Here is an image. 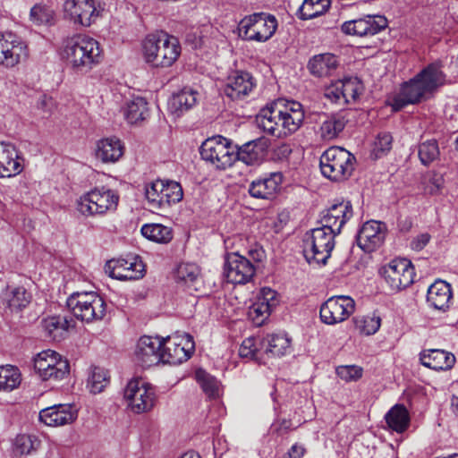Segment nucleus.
Returning a JSON list of instances; mask_svg holds the SVG:
<instances>
[{"instance_id": "obj_1", "label": "nucleus", "mask_w": 458, "mask_h": 458, "mask_svg": "<svg viewBox=\"0 0 458 458\" xmlns=\"http://www.w3.org/2000/svg\"><path fill=\"white\" fill-rule=\"evenodd\" d=\"M304 111L297 101L277 98L262 108L257 116L259 128L277 138L294 133L302 124Z\"/></svg>"}, {"instance_id": "obj_2", "label": "nucleus", "mask_w": 458, "mask_h": 458, "mask_svg": "<svg viewBox=\"0 0 458 458\" xmlns=\"http://www.w3.org/2000/svg\"><path fill=\"white\" fill-rule=\"evenodd\" d=\"M60 56L77 73H87L102 60L100 44L95 38L75 34L65 38L60 47Z\"/></svg>"}, {"instance_id": "obj_3", "label": "nucleus", "mask_w": 458, "mask_h": 458, "mask_svg": "<svg viewBox=\"0 0 458 458\" xmlns=\"http://www.w3.org/2000/svg\"><path fill=\"white\" fill-rule=\"evenodd\" d=\"M143 57L155 68L171 67L182 51L179 39L166 32L148 34L142 42Z\"/></svg>"}, {"instance_id": "obj_4", "label": "nucleus", "mask_w": 458, "mask_h": 458, "mask_svg": "<svg viewBox=\"0 0 458 458\" xmlns=\"http://www.w3.org/2000/svg\"><path fill=\"white\" fill-rule=\"evenodd\" d=\"M355 157L348 150L340 147H331L320 157L322 174L333 181L347 180L354 170Z\"/></svg>"}, {"instance_id": "obj_5", "label": "nucleus", "mask_w": 458, "mask_h": 458, "mask_svg": "<svg viewBox=\"0 0 458 458\" xmlns=\"http://www.w3.org/2000/svg\"><path fill=\"white\" fill-rule=\"evenodd\" d=\"M119 195L106 187H96L77 200V210L82 216H102L116 210Z\"/></svg>"}, {"instance_id": "obj_6", "label": "nucleus", "mask_w": 458, "mask_h": 458, "mask_svg": "<svg viewBox=\"0 0 458 458\" xmlns=\"http://www.w3.org/2000/svg\"><path fill=\"white\" fill-rule=\"evenodd\" d=\"M66 304L78 319L87 323L103 319L106 311L105 301L95 292L74 293Z\"/></svg>"}, {"instance_id": "obj_7", "label": "nucleus", "mask_w": 458, "mask_h": 458, "mask_svg": "<svg viewBox=\"0 0 458 458\" xmlns=\"http://www.w3.org/2000/svg\"><path fill=\"white\" fill-rule=\"evenodd\" d=\"M334 231L323 226L312 229L303 239V254L309 263L325 265L335 247Z\"/></svg>"}, {"instance_id": "obj_8", "label": "nucleus", "mask_w": 458, "mask_h": 458, "mask_svg": "<svg viewBox=\"0 0 458 458\" xmlns=\"http://www.w3.org/2000/svg\"><path fill=\"white\" fill-rule=\"evenodd\" d=\"M277 21L266 13H256L242 18L238 25L239 36L248 41L265 42L276 32Z\"/></svg>"}, {"instance_id": "obj_9", "label": "nucleus", "mask_w": 458, "mask_h": 458, "mask_svg": "<svg viewBox=\"0 0 458 458\" xmlns=\"http://www.w3.org/2000/svg\"><path fill=\"white\" fill-rule=\"evenodd\" d=\"M145 196L151 209L164 210L181 201L183 191L175 181L156 180L146 185Z\"/></svg>"}, {"instance_id": "obj_10", "label": "nucleus", "mask_w": 458, "mask_h": 458, "mask_svg": "<svg viewBox=\"0 0 458 458\" xmlns=\"http://www.w3.org/2000/svg\"><path fill=\"white\" fill-rule=\"evenodd\" d=\"M200 155L217 169H226L236 161L235 148L222 136L206 140L200 147Z\"/></svg>"}, {"instance_id": "obj_11", "label": "nucleus", "mask_w": 458, "mask_h": 458, "mask_svg": "<svg viewBox=\"0 0 458 458\" xmlns=\"http://www.w3.org/2000/svg\"><path fill=\"white\" fill-rule=\"evenodd\" d=\"M34 368L42 380H61L70 371V365L58 352L53 350H45L34 359Z\"/></svg>"}, {"instance_id": "obj_12", "label": "nucleus", "mask_w": 458, "mask_h": 458, "mask_svg": "<svg viewBox=\"0 0 458 458\" xmlns=\"http://www.w3.org/2000/svg\"><path fill=\"white\" fill-rule=\"evenodd\" d=\"M123 397L127 405L135 413L150 411L156 400L154 388L142 379H132L128 382Z\"/></svg>"}, {"instance_id": "obj_13", "label": "nucleus", "mask_w": 458, "mask_h": 458, "mask_svg": "<svg viewBox=\"0 0 458 458\" xmlns=\"http://www.w3.org/2000/svg\"><path fill=\"white\" fill-rule=\"evenodd\" d=\"M195 349L194 341L188 334H179L163 339L162 363L176 365L186 361Z\"/></svg>"}, {"instance_id": "obj_14", "label": "nucleus", "mask_w": 458, "mask_h": 458, "mask_svg": "<svg viewBox=\"0 0 458 458\" xmlns=\"http://www.w3.org/2000/svg\"><path fill=\"white\" fill-rule=\"evenodd\" d=\"M255 263L238 252L228 253L225 259L224 275L233 284H245L256 274Z\"/></svg>"}, {"instance_id": "obj_15", "label": "nucleus", "mask_w": 458, "mask_h": 458, "mask_svg": "<svg viewBox=\"0 0 458 458\" xmlns=\"http://www.w3.org/2000/svg\"><path fill=\"white\" fill-rule=\"evenodd\" d=\"M382 276L390 290L397 292L413 283L415 272L410 260L395 259L383 267Z\"/></svg>"}, {"instance_id": "obj_16", "label": "nucleus", "mask_w": 458, "mask_h": 458, "mask_svg": "<svg viewBox=\"0 0 458 458\" xmlns=\"http://www.w3.org/2000/svg\"><path fill=\"white\" fill-rule=\"evenodd\" d=\"M354 310L355 302L350 296H333L320 307V318L325 324L335 325L346 320Z\"/></svg>"}, {"instance_id": "obj_17", "label": "nucleus", "mask_w": 458, "mask_h": 458, "mask_svg": "<svg viewBox=\"0 0 458 458\" xmlns=\"http://www.w3.org/2000/svg\"><path fill=\"white\" fill-rule=\"evenodd\" d=\"M26 43L12 33H0V65L13 68L28 58Z\"/></svg>"}, {"instance_id": "obj_18", "label": "nucleus", "mask_w": 458, "mask_h": 458, "mask_svg": "<svg viewBox=\"0 0 458 458\" xmlns=\"http://www.w3.org/2000/svg\"><path fill=\"white\" fill-rule=\"evenodd\" d=\"M105 268L112 278L121 281L138 280L142 278L145 273V265L138 256L133 255L110 260Z\"/></svg>"}, {"instance_id": "obj_19", "label": "nucleus", "mask_w": 458, "mask_h": 458, "mask_svg": "<svg viewBox=\"0 0 458 458\" xmlns=\"http://www.w3.org/2000/svg\"><path fill=\"white\" fill-rule=\"evenodd\" d=\"M64 12L72 22L83 27L90 26L99 15L95 0H65Z\"/></svg>"}, {"instance_id": "obj_20", "label": "nucleus", "mask_w": 458, "mask_h": 458, "mask_svg": "<svg viewBox=\"0 0 458 458\" xmlns=\"http://www.w3.org/2000/svg\"><path fill=\"white\" fill-rule=\"evenodd\" d=\"M387 27V20L383 15H366L362 18L345 21L342 30L348 35L359 37L373 36Z\"/></svg>"}, {"instance_id": "obj_21", "label": "nucleus", "mask_w": 458, "mask_h": 458, "mask_svg": "<svg viewBox=\"0 0 458 458\" xmlns=\"http://www.w3.org/2000/svg\"><path fill=\"white\" fill-rule=\"evenodd\" d=\"M163 340L144 335L136 344L134 357L142 367H150L162 362Z\"/></svg>"}, {"instance_id": "obj_22", "label": "nucleus", "mask_w": 458, "mask_h": 458, "mask_svg": "<svg viewBox=\"0 0 458 458\" xmlns=\"http://www.w3.org/2000/svg\"><path fill=\"white\" fill-rule=\"evenodd\" d=\"M386 235V224L379 221L366 222L357 235V244L366 252H371L380 247Z\"/></svg>"}, {"instance_id": "obj_23", "label": "nucleus", "mask_w": 458, "mask_h": 458, "mask_svg": "<svg viewBox=\"0 0 458 458\" xmlns=\"http://www.w3.org/2000/svg\"><path fill=\"white\" fill-rule=\"evenodd\" d=\"M276 295V292L271 288L261 289L256 301L250 307L248 312L250 318L256 326H262L276 307L278 304Z\"/></svg>"}, {"instance_id": "obj_24", "label": "nucleus", "mask_w": 458, "mask_h": 458, "mask_svg": "<svg viewBox=\"0 0 458 458\" xmlns=\"http://www.w3.org/2000/svg\"><path fill=\"white\" fill-rule=\"evenodd\" d=\"M352 216V207L350 201L333 204L322 212L320 223L326 229L338 234L345 223Z\"/></svg>"}, {"instance_id": "obj_25", "label": "nucleus", "mask_w": 458, "mask_h": 458, "mask_svg": "<svg viewBox=\"0 0 458 458\" xmlns=\"http://www.w3.org/2000/svg\"><path fill=\"white\" fill-rule=\"evenodd\" d=\"M256 85V80L250 72H236L228 76L224 92L232 100H240L249 96Z\"/></svg>"}, {"instance_id": "obj_26", "label": "nucleus", "mask_w": 458, "mask_h": 458, "mask_svg": "<svg viewBox=\"0 0 458 458\" xmlns=\"http://www.w3.org/2000/svg\"><path fill=\"white\" fill-rule=\"evenodd\" d=\"M429 95H431L429 91L416 75L413 79L403 83L400 93L394 99L393 106L395 110H399L406 105L419 103Z\"/></svg>"}, {"instance_id": "obj_27", "label": "nucleus", "mask_w": 458, "mask_h": 458, "mask_svg": "<svg viewBox=\"0 0 458 458\" xmlns=\"http://www.w3.org/2000/svg\"><path fill=\"white\" fill-rule=\"evenodd\" d=\"M23 169V158L19 156L15 146L4 141L0 142V178L14 177Z\"/></svg>"}, {"instance_id": "obj_28", "label": "nucleus", "mask_w": 458, "mask_h": 458, "mask_svg": "<svg viewBox=\"0 0 458 458\" xmlns=\"http://www.w3.org/2000/svg\"><path fill=\"white\" fill-rule=\"evenodd\" d=\"M77 411L71 404H58L43 409L39 412V420L50 427H59L73 422Z\"/></svg>"}, {"instance_id": "obj_29", "label": "nucleus", "mask_w": 458, "mask_h": 458, "mask_svg": "<svg viewBox=\"0 0 458 458\" xmlns=\"http://www.w3.org/2000/svg\"><path fill=\"white\" fill-rule=\"evenodd\" d=\"M282 182V173H270L262 178L252 181L249 186V193L256 199H270L279 191Z\"/></svg>"}, {"instance_id": "obj_30", "label": "nucleus", "mask_w": 458, "mask_h": 458, "mask_svg": "<svg viewBox=\"0 0 458 458\" xmlns=\"http://www.w3.org/2000/svg\"><path fill=\"white\" fill-rule=\"evenodd\" d=\"M420 360L424 367L434 370L451 369L455 363L454 355L442 349L424 350L420 353Z\"/></svg>"}, {"instance_id": "obj_31", "label": "nucleus", "mask_w": 458, "mask_h": 458, "mask_svg": "<svg viewBox=\"0 0 458 458\" xmlns=\"http://www.w3.org/2000/svg\"><path fill=\"white\" fill-rule=\"evenodd\" d=\"M452 299L451 285L445 281L434 282L428 290L427 301L435 310L445 311Z\"/></svg>"}, {"instance_id": "obj_32", "label": "nucleus", "mask_w": 458, "mask_h": 458, "mask_svg": "<svg viewBox=\"0 0 458 458\" xmlns=\"http://www.w3.org/2000/svg\"><path fill=\"white\" fill-rule=\"evenodd\" d=\"M124 147L122 141L115 138H105L97 142L95 157L103 163H114L123 155Z\"/></svg>"}, {"instance_id": "obj_33", "label": "nucleus", "mask_w": 458, "mask_h": 458, "mask_svg": "<svg viewBox=\"0 0 458 458\" xmlns=\"http://www.w3.org/2000/svg\"><path fill=\"white\" fill-rule=\"evenodd\" d=\"M417 75L430 94L436 91L438 88L445 84L452 83V81L448 80L445 72L442 71V65L438 62L428 64Z\"/></svg>"}, {"instance_id": "obj_34", "label": "nucleus", "mask_w": 458, "mask_h": 458, "mask_svg": "<svg viewBox=\"0 0 458 458\" xmlns=\"http://www.w3.org/2000/svg\"><path fill=\"white\" fill-rule=\"evenodd\" d=\"M337 57L330 53L314 55L308 63L310 72L318 78L332 76L338 67Z\"/></svg>"}, {"instance_id": "obj_35", "label": "nucleus", "mask_w": 458, "mask_h": 458, "mask_svg": "<svg viewBox=\"0 0 458 458\" xmlns=\"http://www.w3.org/2000/svg\"><path fill=\"white\" fill-rule=\"evenodd\" d=\"M266 148L267 143L263 139L250 140L235 149L236 160L248 165H257L262 160Z\"/></svg>"}, {"instance_id": "obj_36", "label": "nucleus", "mask_w": 458, "mask_h": 458, "mask_svg": "<svg viewBox=\"0 0 458 458\" xmlns=\"http://www.w3.org/2000/svg\"><path fill=\"white\" fill-rule=\"evenodd\" d=\"M123 112L124 118L131 124L140 123L149 115L148 103L141 97H136L128 101Z\"/></svg>"}, {"instance_id": "obj_37", "label": "nucleus", "mask_w": 458, "mask_h": 458, "mask_svg": "<svg viewBox=\"0 0 458 458\" xmlns=\"http://www.w3.org/2000/svg\"><path fill=\"white\" fill-rule=\"evenodd\" d=\"M346 122L345 117L341 114L324 115L319 127L321 138L325 140L335 139L344 129Z\"/></svg>"}, {"instance_id": "obj_38", "label": "nucleus", "mask_w": 458, "mask_h": 458, "mask_svg": "<svg viewBox=\"0 0 458 458\" xmlns=\"http://www.w3.org/2000/svg\"><path fill=\"white\" fill-rule=\"evenodd\" d=\"M265 352L271 357L285 355L291 348V340L285 334H272L263 340Z\"/></svg>"}, {"instance_id": "obj_39", "label": "nucleus", "mask_w": 458, "mask_h": 458, "mask_svg": "<svg viewBox=\"0 0 458 458\" xmlns=\"http://www.w3.org/2000/svg\"><path fill=\"white\" fill-rule=\"evenodd\" d=\"M388 427L396 431L403 433L409 428L410 414L408 410L403 404H395L385 416Z\"/></svg>"}, {"instance_id": "obj_40", "label": "nucleus", "mask_w": 458, "mask_h": 458, "mask_svg": "<svg viewBox=\"0 0 458 458\" xmlns=\"http://www.w3.org/2000/svg\"><path fill=\"white\" fill-rule=\"evenodd\" d=\"M331 5V0H304L299 9L301 20H310L325 13Z\"/></svg>"}, {"instance_id": "obj_41", "label": "nucleus", "mask_w": 458, "mask_h": 458, "mask_svg": "<svg viewBox=\"0 0 458 458\" xmlns=\"http://www.w3.org/2000/svg\"><path fill=\"white\" fill-rule=\"evenodd\" d=\"M21 382V375L18 368L6 365L0 367V391L11 392Z\"/></svg>"}, {"instance_id": "obj_42", "label": "nucleus", "mask_w": 458, "mask_h": 458, "mask_svg": "<svg viewBox=\"0 0 458 458\" xmlns=\"http://www.w3.org/2000/svg\"><path fill=\"white\" fill-rule=\"evenodd\" d=\"M141 233L147 239L158 243H167L173 238L171 228L160 224L144 225Z\"/></svg>"}, {"instance_id": "obj_43", "label": "nucleus", "mask_w": 458, "mask_h": 458, "mask_svg": "<svg viewBox=\"0 0 458 458\" xmlns=\"http://www.w3.org/2000/svg\"><path fill=\"white\" fill-rule=\"evenodd\" d=\"M195 378L203 392L209 398H216L220 395L221 386L215 377L207 373L205 370L199 369L195 372Z\"/></svg>"}, {"instance_id": "obj_44", "label": "nucleus", "mask_w": 458, "mask_h": 458, "mask_svg": "<svg viewBox=\"0 0 458 458\" xmlns=\"http://www.w3.org/2000/svg\"><path fill=\"white\" fill-rule=\"evenodd\" d=\"M72 322V318L68 319L66 317L54 316L44 320V327L49 336L56 339L61 337L64 333L67 332Z\"/></svg>"}, {"instance_id": "obj_45", "label": "nucleus", "mask_w": 458, "mask_h": 458, "mask_svg": "<svg viewBox=\"0 0 458 458\" xmlns=\"http://www.w3.org/2000/svg\"><path fill=\"white\" fill-rule=\"evenodd\" d=\"M198 92L191 88L182 89L172 98V106L176 111L183 112L191 109L197 103Z\"/></svg>"}, {"instance_id": "obj_46", "label": "nucleus", "mask_w": 458, "mask_h": 458, "mask_svg": "<svg viewBox=\"0 0 458 458\" xmlns=\"http://www.w3.org/2000/svg\"><path fill=\"white\" fill-rule=\"evenodd\" d=\"M109 384V376L106 370L102 368H93L87 382V387L92 394L101 393Z\"/></svg>"}, {"instance_id": "obj_47", "label": "nucleus", "mask_w": 458, "mask_h": 458, "mask_svg": "<svg viewBox=\"0 0 458 458\" xmlns=\"http://www.w3.org/2000/svg\"><path fill=\"white\" fill-rule=\"evenodd\" d=\"M419 157L424 165H428L437 160L440 156L438 143L436 140H428L419 145Z\"/></svg>"}, {"instance_id": "obj_48", "label": "nucleus", "mask_w": 458, "mask_h": 458, "mask_svg": "<svg viewBox=\"0 0 458 458\" xmlns=\"http://www.w3.org/2000/svg\"><path fill=\"white\" fill-rule=\"evenodd\" d=\"M356 329L365 335L377 333L381 326V318L378 316H359L353 318Z\"/></svg>"}, {"instance_id": "obj_49", "label": "nucleus", "mask_w": 458, "mask_h": 458, "mask_svg": "<svg viewBox=\"0 0 458 458\" xmlns=\"http://www.w3.org/2000/svg\"><path fill=\"white\" fill-rule=\"evenodd\" d=\"M340 81L343 93H344V100H347V104L355 102L363 92V84L357 77L346 78Z\"/></svg>"}, {"instance_id": "obj_50", "label": "nucleus", "mask_w": 458, "mask_h": 458, "mask_svg": "<svg viewBox=\"0 0 458 458\" xmlns=\"http://www.w3.org/2000/svg\"><path fill=\"white\" fill-rule=\"evenodd\" d=\"M30 302V295L23 287H16L7 297V304L12 311H18Z\"/></svg>"}, {"instance_id": "obj_51", "label": "nucleus", "mask_w": 458, "mask_h": 458, "mask_svg": "<svg viewBox=\"0 0 458 458\" xmlns=\"http://www.w3.org/2000/svg\"><path fill=\"white\" fill-rule=\"evenodd\" d=\"M199 276V269L196 264L182 263L178 266L175 277L180 283L189 285L194 283Z\"/></svg>"}, {"instance_id": "obj_52", "label": "nucleus", "mask_w": 458, "mask_h": 458, "mask_svg": "<svg viewBox=\"0 0 458 458\" xmlns=\"http://www.w3.org/2000/svg\"><path fill=\"white\" fill-rule=\"evenodd\" d=\"M392 136L387 132H381L376 138L373 148L372 156L374 158H379L387 153L392 148Z\"/></svg>"}, {"instance_id": "obj_53", "label": "nucleus", "mask_w": 458, "mask_h": 458, "mask_svg": "<svg viewBox=\"0 0 458 458\" xmlns=\"http://www.w3.org/2000/svg\"><path fill=\"white\" fill-rule=\"evenodd\" d=\"M39 445L38 439L29 435H20L15 440V451L20 454H29Z\"/></svg>"}, {"instance_id": "obj_54", "label": "nucleus", "mask_w": 458, "mask_h": 458, "mask_svg": "<svg viewBox=\"0 0 458 458\" xmlns=\"http://www.w3.org/2000/svg\"><path fill=\"white\" fill-rule=\"evenodd\" d=\"M324 95L332 103L339 106L347 105V100H344V93H343L340 81H337L326 88Z\"/></svg>"}, {"instance_id": "obj_55", "label": "nucleus", "mask_w": 458, "mask_h": 458, "mask_svg": "<svg viewBox=\"0 0 458 458\" xmlns=\"http://www.w3.org/2000/svg\"><path fill=\"white\" fill-rule=\"evenodd\" d=\"M336 374L345 381H355L361 377L362 369L355 365L340 366L336 369Z\"/></svg>"}, {"instance_id": "obj_56", "label": "nucleus", "mask_w": 458, "mask_h": 458, "mask_svg": "<svg viewBox=\"0 0 458 458\" xmlns=\"http://www.w3.org/2000/svg\"><path fill=\"white\" fill-rule=\"evenodd\" d=\"M239 355L242 358H247L250 360L258 359V347L257 340L255 337H248L242 341L239 348Z\"/></svg>"}, {"instance_id": "obj_57", "label": "nucleus", "mask_w": 458, "mask_h": 458, "mask_svg": "<svg viewBox=\"0 0 458 458\" xmlns=\"http://www.w3.org/2000/svg\"><path fill=\"white\" fill-rule=\"evenodd\" d=\"M444 183V179L439 174H431L429 175L428 182L425 186V191L430 195L437 194L442 188Z\"/></svg>"}, {"instance_id": "obj_58", "label": "nucleus", "mask_w": 458, "mask_h": 458, "mask_svg": "<svg viewBox=\"0 0 458 458\" xmlns=\"http://www.w3.org/2000/svg\"><path fill=\"white\" fill-rule=\"evenodd\" d=\"M430 235L428 233H424L417 235L410 243L411 250L415 251H420L430 241Z\"/></svg>"}, {"instance_id": "obj_59", "label": "nucleus", "mask_w": 458, "mask_h": 458, "mask_svg": "<svg viewBox=\"0 0 458 458\" xmlns=\"http://www.w3.org/2000/svg\"><path fill=\"white\" fill-rule=\"evenodd\" d=\"M291 428L292 421L286 419H279L276 420L271 426L273 432H276L277 435H284L287 433Z\"/></svg>"}, {"instance_id": "obj_60", "label": "nucleus", "mask_w": 458, "mask_h": 458, "mask_svg": "<svg viewBox=\"0 0 458 458\" xmlns=\"http://www.w3.org/2000/svg\"><path fill=\"white\" fill-rule=\"evenodd\" d=\"M306 453L305 447L301 444H294L287 452L289 458H301Z\"/></svg>"}, {"instance_id": "obj_61", "label": "nucleus", "mask_w": 458, "mask_h": 458, "mask_svg": "<svg viewBox=\"0 0 458 458\" xmlns=\"http://www.w3.org/2000/svg\"><path fill=\"white\" fill-rule=\"evenodd\" d=\"M249 255L251 257L253 262L261 261L264 256V252L260 249H254L249 250Z\"/></svg>"}, {"instance_id": "obj_62", "label": "nucleus", "mask_w": 458, "mask_h": 458, "mask_svg": "<svg viewBox=\"0 0 458 458\" xmlns=\"http://www.w3.org/2000/svg\"><path fill=\"white\" fill-rule=\"evenodd\" d=\"M399 227L401 231L407 232L411 227V222L409 220H404L399 223Z\"/></svg>"}, {"instance_id": "obj_63", "label": "nucleus", "mask_w": 458, "mask_h": 458, "mask_svg": "<svg viewBox=\"0 0 458 458\" xmlns=\"http://www.w3.org/2000/svg\"><path fill=\"white\" fill-rule=\"evenodd\" d=\"M181 458H201L200 455L195 452H187Z\"/></svg>"}, {"instance_id": "obj_64", "label": "nucleus", "mask_w": 458, "mask_h": 458, "mask_svg": "<svg viewBox=\"0 0 458 458\" xmlns=\"http://www.w3.org/2000/svg\"><path fill=\"white\" fill-rule=\"evenodd\" d=\"M452 405L455 410V412L458 414V397H454L452 400Z\"/></svg>"}]
</instances>
